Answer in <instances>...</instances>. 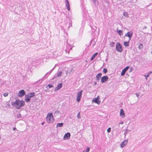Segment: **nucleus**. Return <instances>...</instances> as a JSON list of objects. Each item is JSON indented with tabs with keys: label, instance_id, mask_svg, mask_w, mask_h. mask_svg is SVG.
<instances>
[{
	"label": "nucleus",
	"instance_id": "nucleus-1",
	"mask_svg": "<svg viewBox=\"0 0 152 152\" xmlns=\"http://www.w3.org/2000/svg\"><path fill=\"white\" fill-rule=\"evenodd\" d=\"M11 104L13 106H15L16 109H19L24 105L25 103L23 101L16 99L15 102H12Z\"/></svg>",
	"mask_w": 152,
	"mask_h": 152
},
{
	"label": "nucleus",
	"instance_id": "nucleus-2",
	"mask_svg": "<svg viewBox=\"0 0 152 152\" xmlns=\"http://www.w3.org/2000/svg\"><path fill=\"white\" fill-rule=\"evenodd\" d=\"M66 42L67 44L66 45V49L65 50V51L66 52V53H69L70 50L72 49L74 42L73 41H72L71 43H69V40H67Z\"/></svg>",
	"mask_w": 152,
	"mask_h": 152
},
{
	"label": "nucleus",
	"instance_id": "nucleus-3",
	"mask_svg": "<svg viewBox=\"0 0 152 152\" xmlns=\"http://www.w3.org/2000/svg\"><path fill=\"white\" fill-rule=\"evenodd\" d=\"M46 120L48 123H52L53 122L54 119L52 113H49L48 114L46 117Z\"/></svg>",
	"mask_w": 152,
	"mask_h": 152
},
{
	"label": "nucleus",
	"instance_id": "nucleus-4",
	"mask_svg": "<svg viewBox=\"0 0 152 152\" xmlns=\"http://www.w3.org/2000/svg\"><path fill=\"white\" fill-rule=\"evenodd\" d=\"M116 50L119 52H121L123 51V48L119 42H117L116 45Z\"/></svg>",
	"mask_w": 152,
	"mask_h": 152
},
{
	"label": "nucleus",
	"instance_id": "nucleus-5",
	"mask_svg": "<svg viewBox=\"0 0 152 152\" xmlns=\"http://www.w3.org/2000/svg\"><path fill=\"white\" fill-rule=\"evenodd\" d=\"M83 91L82 90H80V91L79 92H78L77 93L76 100L78 102H80V100L81 98L82 97Z\"/></svg>",
	"mask_w": 152,
	"mask_h": 152
},
{
	"label": "nucleus",
	"instance_id": "nucleus-6",
	"mask_svg": "<svg viewBox=\"0 0 152 152\" xmlns=\"http://www.w3.org/2000/svg\"><path fill=\"white\" fill-rule=\"evenodd\" d=\"M109 77L107 76H104L102 77L101 79V82L102 83H104L108 80Z\"/></svg>",
	"mask_w": 152,
	"mask_h": 152
},
{
	"label": "nucleus",
	"instance_id": "nucleus-7",
	"mask_svg": "<svg viewBox=\"0 0 152 152\" xmlns=\"http://www.w3.org/2000/svg\"><path fill=\"white\" fill-rule=\"evenodd\" d=\"M133 33L132 32H128L127 33L125 34L124 37H128L129 39V41L132 38L133 35Z\"/></svg>",
	"mask_w": 152,
	"mask_h": 152
},
{
	"label": "nucleus",
	"instance_id": "nucleus-8",
	"mask_svg": "<svg viewBox=\"0 0 152 152\" xmlns=\"http://www.w3.org/2000/svg\"><path fill=\"white\" fill-rule=\"evenodd\" d=\"M26 92L23 90H20L18 92V96L20 97H23L25 94Z\"/></svg>",
	"mask_w": 152,
	"mask_h": 152
},
{
	"label": "nucleus",
	"instance_id": "nucleus-9",
	"mask_svg": "<svg viewBox=\"0 0 152 152\" xmlns=\"http://www.w3.org/2000/svg\"><path fill=\"white\" fill-rule=\"evenodd\" d=\"M129 67L128 66H126L124 69L122 71L121 73V75L122 76H124L126 71L129 69Z\"/></svg>",
	"mask_w": 152,
	"mask_h": 152
},
{
	"label": "nucleus",
	"instance_id": "nucleus-10",
	"mask_svg": "<svg viewBox=\"0 0 152 152\" xmlns=\"http://www.w3.org/2000/svg\"><path fill=\"white\" fill-rule=\"evenodd\" d=\"M62 83H59L57 86L55 88L54 90V91H56L59 89H60L62 87Z\"/></svg>",
	"mask_w": 152,
	"mask_h": 152
},
{
	"label": "nucleus",
	"instance_id": "nucleus-11",
	"mask_svg": "<svg viewBox=\"0 0 152 152\" xmlns=\"http://www.w3.org/2000/svg\"><path fill=\"white\" fill-rule=\"evenodd\" d=\"M99 96H98L97 98L93 99L92 100V101L95 102V103H97L98 104H99L100 103V102L99 101Z\"/></svg>",
	"mask_w": 152,
	"mask_h": 152
},
{
	"label": "nucleus",
	"instance_id": "nucleus-12",
	"mask_svg": "<svg viewBox=\"0 0 152 152\" xmlns=\"http://www.w3.org/2000/svg\"><path fill=\"white\" fill-rule=\"evenodd\" d=\"M70 135L71 134L69 132H67L65 134L63 138L64 140L69 139L70 138Z\"/></svg>",
	"mask_w": 152,
	"mask_h": 152
},
{
	"label": "nucleus",
	"instance_id": "nucleus-13",
	"mask_svg": "<svg viewBox=\"0 0 152 152\" xmlns=\"http://www.w3.org/2000/svg\"><path fill=\"white\" fill-rule=\"evenodd\" d=\"M120 115L122 118H124L125 116L124 111L122 109L120 110Z\"/></svg>",
	"mask_w": 152,
	"mask_h": 152
},
{
	"label": "nucleus",
	"instance_id": "nucleus-14",
	"mask_svg": "<svg viewBox=\"0 0 152 152\" xmlns=\"http://www.w3.org/2000/svg\"><path fill=\"white\" fill-rule=\"evenodd\" d=\"M28 95H25V100L26 102L27 103L28 102H30L31 100V97H30Z\"/></svg>",
	"mask_w": 152,
	"mask_h": 152
},
{
	"label": "nucleus",
	"instance_id": "nucleus-15",
	"mask_svg": "<svg viewBox=\"0 0 152 152\" xmlns=\"http://www.w3.org/2000/svg\"><path fill=\"white\" fill-rule=\"evenodd\" d=\"M66 6L67 7V9L68 11L70 10V4L68 0L65 1Z\"/></svg>",
	"mask_w": 152,
	"mask_h": 152
},
{
	"label": "nucleus",
	"instance_id": "nucleus-16",
	"mask_svg": "<svg viewBox=\"0 0 152 152\" xmlns=\"http://www.w3.org/2000/svg\"><path fill=\"white\" fill-rule=\"evenodd\" d=\"M128 140H125L122 142L121 144V147H124L126 144L127 143Z\"/></svg>",
	"mask_w": 152,
	"mask_h": 152
},
{
	"label": "nucleus",
	"instance_id": "nucleus-17",
	"mask_svg": "<svg viewBox=\"0 0 152 152\" xmlns=\"http://www.w3.org/2000/svg\"><path fill=\"white\" fill-rule=\"evenodd\" d=\"M90 26L91 28L92 32H95L96 30V27L94 26H92L91 25H90Z\"/></svg>",
	"mask_w": 152,
	"mask_h": 152
},
{
	"label": "nucleus",
	"instance_id": "nucleus-18",
	"mask_svg": "<svg viewBox=\"0 0 152 152\" xmlns=\"http://www.w3.org/2000/svg\"><path fill=\"white\" fill-rule=\"evenodd\" d=\"M102 75V74L101 73H99L96 75V79L97 81L99 80H100V78L101 77Z\"/></svg>",
	"mask_w": 152,
	"mask_h": 152
},
{
	"label": "nucleus",
	"instance_id": "nucleus-19",
	"mask_svg": "<svg viewBox=\"0 0 152 152\" xmlns=\"http://www.w3.org/2000/svg\"><path fill=\"white\" fill-rule=\"evenodd\" d=\"M27 95L29 96V97L31 98L33 97L35 95V93L34 92L29 93Z\"/></svg>",
	"mask_w": 152,
	"mask_h": 152
},
{
	"label": "nucleus",
	"instance_id": "nucleus-20",
	"mask_svg": "<svg viewBox=\"0 0 152 152\" xmlns=\"http://www.w3.org/2000/svg\"><path fill=\"white\" fill-rule=\"evenodd\" d=\"M117 31L118 33V34L120 35L121 36L123 35V31L120 30H118L117 29Z\"/></svg>",
	"mask_w": 152,
	"mask_h": 152
},
{
	"label": "nucleus",
	"instance_id": "nucleus-21",
	"mask_svg": "<svg viewBox=\"0 0 152 152\" xmlns=\"http://www.w3.org/2000/svg\"><path fill=\"white\" fill-rule=\"evenodd\" d=\"M96 44L95 41L93 39L91 40L90 42V44L92 45V47H93Z\"/></svg>",
	"mask_w": 152,
	"mask_h": 152
},
{
	"label": "nucleus",
	"instance_id": "nucleus-22",
	"mask_svg": "<svg viewBox=\"0 0 152 152\" xmlns=\"http://www.w3.org/2000/svg\"><path fill=\"white\" fill-rule=\"evenodd\" d=\"M98 54V53H96L94 54L91 58V60H93L95 58V57Z\"/></svg>",
	"mask_w": 152,
	"mask_h": 152
},
{
	"label": "nucleus",
	"instance_id": "nucleus-23",
	"mask_svg": "<svg viewBox=\"0 0 152 152\" xmlns=\"http://www.w3.org/2000/svg\"><path fill=\"white\" fill-rule=\"evenodd\" d=\"M63 124H64L63 123H58L56 125V127L57 128L58 127H61L63 126Z\"/></svg>",
	"mask_w": 152,
	"mask_h": 152
},
{
	"label": "nucleus",
	"instance_id": "nucleus-24",
	"mask_svg": "<svg viewBox=\"0 0 152 152\" xmlns=\"http://www.w3.org/2000/svg\"><path fill=\"white\" fill-rule=\"evenodd\" d=\"M129 40L127 42H124V46L126 47L128 46L129 45Z\"/></svg>",
	"mask_w": 152,
	"mask_h": 152
},
{
	"label": "nucleus",
	"instance_id": "nucleus-25",
	"mask_svg": "<svg viewBox=\"0 0 152 152\" xmlns=\"http://www.w3.org/2000/svg\"><path fill=\"white\" fill-rule=\"evenodd\" d=\"M123 15L126 18H128L129 17L128 13L126 12H124Z\"/></svg>",
	"mask_w": 152,
	"mask_h": 152
},
{
	"label": "nucleus",
	"instance_id": "nucleus-26",
	"mask_svg": "<svg viewBox=\"0 0 152 152\" xmlns=\"http://www.w3.org/2000/svg\"><path fill=\"white\" fill-rule=\"evenodd\" d=\"M42 78H41L40 79H39V80L38 81L35 82V84H36L37 83H38L39 84H40L42 82Z\"/></svg>",
	"mask_w": 152,
	"mask_h": 152
},
{
	"label": "nucleus",
	"instance_id": "nucleus-27",
	"mask_svg": "<svg viewBox=\"0 0 152 152\" xmlns=\"http://www.w3.org/2000/svg\"><path fill=\"white\" fill-rule=\"evenodd\" d=\"M90 148L89 147H88L86 150H84L83 151V152H89L90 151Z\"/></svg>",
	"mask_w": 152,
	"mask_h": 152
},
{
	"label": "nucleus",
	"instance_id": "nucleus-28",
	"mask_svg": "<svg viewBox=\"0 0 152 152\" xmlns=\"http://www.w3.org/2000/svg\"><path fill=\"white\" fill-rule=\"evenodd\" d=\"M143 48V45L142 44H139L138 47V48L140 49H141Z\"/></svg>",
	"mask_w": 152,
	"mask_h": 152
},
{
	"label": "nucleus",
	"instance_id": "nucleus-29",
	"mask_svg": "<svg viewBox=\"0 0 152 152\" xmlns=\"http://www.w3.org/2000/svg\"><path fill=\"white\" fill-rule=\"evenodd\" d=\"M115 42H110V45L111 47H113L114 46Z\"/></svg>",
	"mask_w": 152,
	"mask_h": 152
},
{
	"label": "nucleus",
	"instance_id": "nucleus-30",
	"mask_svg": "<svg viewBox=\"0 0 152 152\" xmlns=\"http://www.w3.org/2000/svg\"><path fill=\"white\" fill-rule=\"evenodd\" d=\"M62 72L60 71L58 73H57V76L58 77H60L61 75Z\"/></svg>",
	"mask_w": 152,
	"mask_h": 152
},
{
	"label": "nucleus",
	"instance_id": "nucleus-31",
	"mask_svg": "<svg viewBox=\"0 0 152 152\" xmlns=\"http://www.w3.org/2000/svg\"><path fill=\"white\" fill-rule=\"evenodd\" d=\"M130 130L128 129H126L125 131L124 134L125 135V136L129 132Z\"/></svg>",
	"mask_w": 152,
	"mask_h": 152
},
{
	"label": "nucleus",
	"instance_id": "nucleus-32",
	"mask_svg": "<svg viewBox=\"0 0 152 152\" xmlns=\"http://www.w3.org/2000/svg\"><path fill=\"white\" fill-rule=\"evenodd\" d=\"M107 72V69L106 68H104L103 70V72L104 73H106Z\"/></svg>",
	"mask_w": 152,
	"mask_h": 152
},
{
	"label": "nucleus",
	"instance_id": "nucleus-33",
	"mask_svg": "<svg viewBox=\"0 0 152 152\" xmlns=\"http://www.w3.org/2000/svg\"><path fill=\"white\" fill-rule=\"evenodd\" d=\"M48 86L49 87V88L53 87V86L52 85L50 84H48Z\"/></svg>",
	"mask_w": 152,
	"mask_h": 152
},
{
	"label": "nucleus",
	"instance_id": "nucleus-34",
	"mask_svg": "<svg viewBox=\"0 0 152 152\" xmlns=\"http://www.w3.org/2000/svg\"><path fill=\"white\" fill-rule=\"evenodd\" d=\"M17 116L18 118H20L21 117V115L20 113H19V114L18 113L17 114Z\"/></svg>",
	"mask_w": 152,
	"mask_h": 152
},
{
	"label": "nucleus",
	"instance_id": "nucleus-35",
	"mask_svg": "<svg viewBox=\"0 0 152 152\" xmlns=\"http://www.w3.org/2000/svg\"><path fill=\"white\" fill-rule=\"evenodd\" d=\"M111 128L109 127V128H108V129L107 130V132L108 133L110 132L111 131Z\"/></svg>",
	"mask_w": 152,
	"mask_h": 152
},
{
	"label": "nucleus",
	"instance_id": "nucleus-36",
	"mask_svg": "<svg viewBox=\"0 0 152 152\" xmlns=\"http://www.w3.org/2000/svg\"><path fill=\"white\" fill-rule=\"evenodd\" d=\"M77 118L79 119L80 118V113L79 112L77 115Z\"/></svg>",
	"mask_w": 152,
	"mask_h": 152
},
{
	"label": "nucleus",
	"instance_id": "nucleus-37",
	"mask_svg": "<svg viewBox=\"0 0 152 152\" xmlns=\"http://www.w3.org/2000/svg\"><path fill=\"white\" fill-rule=\"evenodd\" d=\"M149 76V74H147V75H145L144 76L146 77V79H147V77Z\"/></svg>",
	"mask_w": 152,
	"mask_h": 152
},
{
	"label": "nucleus",
	"instance_id": "nucleus-38",
	"mask_svg": "<svg viewBox=\"0 0 152 152\" xmlns=\"http://www.w3.org/2000/svg\"><path fill=\"white\" fill-rule=\"evenodd\" d=\"M8 94L7 93H4L3 95L4 97H6L8 96Z\"/></svg>",
	"mask_w": 152,
	"mask_h": 152
},
{
	"label": "nucleus",
	"instance_id": "nucleus-39",
	"mask_svg": "<svg viewBox=\"0 0 152 152\" xmlns=\"http://www.w3.org/2000/svg\"><path fill=\"white\" fill-rule=\"evenodd\" d=\"M133 70V68L132 67H131L129 69V72H132Z\"/></svg>",
	"mask_w": 152,
	"mask_h": 152
},
{
	"label": "nucleus",
	"instance_id": "nucleus-40",
	"mask_svg": "<svg viewBox=\"0 0 152 152\" xmlns=\"http://www.w3.org/2000/svg\"><path fill=\"white\" fill-rule=\"evenodd\" d=\"M55 66H54V67L51 69V70L49 72H50L51 73L53 71V70L55 69Z\"/></svg>",
	"mask_w": 152,
	"mask_h": 152
},
{
	"label": "nucleus",
	"instance_id": "nucleus-41",
	"mask_svg": "<svg viewBox=\"0 0 152 152\" xmlns=\"http://www.w3.org/2000/svg\"><path fill=\"white\" fill-rule=\"evenodd\" d=\"M48 73L47 72V73H46L44 77H48L49 75H48Z\"/></svg>",
	"mask_w": 152,
	"mask_h": 152
},
{
	"label": "nucleus",
	"instance_id": "nucleus-42",
	"mask_svg": "<svg viewBox=\"0 0 152 152\" xmlns=\"http://www.w3.org/2000/svg\"><path fill=\"white\" fill-rule=\"evenodd\" d=\"M135 94L136 96L137 97H138L139 96H140V94L139 93H136Z\"/></svg>",
	"mask_w": 152,
	"mask_h": 152
},
{
	"label": "nucleus",
	"instance_id": "nucleus-43",
	"mask_svg": "<svg viewBox=\"0 0 152 152\" xmlns=\"http://www.w3.org/2000/svg\"><path fill=\"white\" fill-rule=\"evenodd\" d=\"M55 113L57 114H58L59 113V111L58 110L55 111Z\"/></svg>",
	"mask_w": 152,
	"mask_h": 152
},
{
	"label": "nucleus",
	"instance_id": "nucleus-44",
	"mask_svg": "<svg viewBox=\"0 0 152 152\" xmlns=\"http://www.w3.org/2000/svg\"><path fill=\"white\" fill-rule=\"evenodd\" d=\"M93 3H95L96 2V0H91Z\"/></svg>",
	"mask_w": 152,
	"mask_h": 152
},
{
	"label": "nucleus",
	"instance_id": "nucleus-45",
	"mask_svg": "<svg viewBox=\"0 0 152 152\" xmlns=\"http://www.w3.org/2000/svg\"><path fill=\"white\" fill-rule=\"evenodd\" d=\"M147 26H144L143 28V29H145L147 28Z\"/></svg>",
	"mask_w": 152,
	"mask_h": 152
},
{
	"label": "nucleus",
	"instance_id": "nucleus-46",
	"mask_svg": "<svg viewBox=\"0 0 152 152\" xmlns=\"http://www.w3.org/2000/svg\"><path fill=\"white\" fill-rule=\"evenodd\" d=\"M152 73V72L151 71H150V72H149L148 73V74H149V75H150Z\"/></svg>",
	"mask_w": 152,
	"mask_h": 152
},
{
	"label": "nucleus",
	"instance_id": "nucleus-47",
	"mask_svg": "<svg viewBox=\"0 0 152 152\" xmlns=\"http://www.w3.org/2000/svg\"><path fill=\"white\" fill-rule=\"evenodd\" d=\"M16 127H13V130H14V131H15L16 130Z\"/></svg>",
	"mask_w": 152,
	"mask_h": 152
},
{
	"label": "nucleus",
	"instance_id": "nucleus-48",
	"mask_svg": "<svg viewBox=\"0 0 152 152\" xmlns=\"http://www.w3.org/2000/svg\"><path fill=\"white\" fill-rule=\"evenodd\" d=\"M45 122H42V123H41V125H44V124H45Z\"/></svg>",
	"mask_w": 152,
	"mask_h": 152
},
{
	"label": "nucleus",
	"instance_id": "nucleus-49",
	"mask_svg": "<svg viewBox=\"0 0 152 152\" xmlns=\"http://www.w3.org/2000/svg\"><path fill=\"white\" fill-rule=\"evenodd\" d=\"M67 40H69V43H71V41L72 40H69V39H68Z\"/></svg>",
	"mask_w": 152,
	"mask_h": 152
},
{
	"label": "nucleus",
	"instance_id": "nucleus-50",
	"mask_svg": "<svg viewBox=\"0 0 152 152\" xmlns=\"http://www.w3.org/2000/svg\"><path fill=\"white\" fill-rule=\"evenodd\" d=\"M124 123L123 122H122L120 123H119V124H123Z\"/></svg>",
	"mask_w": 152,
	"mask_h": 152
},
{
	"label": "nucleus",
	"instance_id": "nucleus-51",
	"mask_svg": "<svg viewBox=\"0 0 152 152\" xmlns=\"http://www.w3.org/2000/svg\"><path fill=\"white\" fill-rule=\"evenodd\" d=\"M48 73L49 74L48 75H49L51 73V72H48Z\"/></svg>",
	"mask_w": 152,
	"mask_h": 152
},
{
	"label": "nucleus",
	"instance_id": "nucleus-52",
	"mask_svg": "<svg viewBox=\"0 0 152 152\" xmlns=\"http://www.w3.org/2000/svg\"><path fill=\"white\" fill-rule=\"evenodd\" d=\"M96 82H94V84L96 85Z\"/></svg>",
	"mask_w": 152,
	"mask_h": 152
},
{
	"label": "nucleus",
	"instance_id": "nucleus-53",
	"mask_svg": "<svg viewBox=\"0 0 152 152\" xmlns=\"http://www.w3.org/2000/svg\"><path fill=\"white\" fill-rule=\"evenodd\" d=\"M83 23H83V21H82V24H83Z\"/></svg>",
	"mask_w": 152,
	"mask_h": 152
},
{
	"label": "nucleus",
	"instance_id": "nucleus-54",
	"mask_svg": "<svg viewBox=\"0 0 152 152\" xmlns=\"http://www.w3.org/2000/svg\"><path fill=\"white\" fill-rule=\"evenodd\" d=\"M68 0H65V1H68Z\"/></svg>",
	"mask_w": 152,
	"mask_h": 152
},
{
	"label": "nucleus",
	"instance_id": "nucleus-55",
	"mask_svg": "<svg viewBox=\"0 0 152 152\" xmlns=\"http://www.w3.org/2000/svg\"><path fill=\"white\" fill-rule=\"evenodd\" d=\"M86 61L87 62V61L86 60Z\"/></svg>",
	"mask_w": 152,
	"mask_h": 152
}]
</instances>
